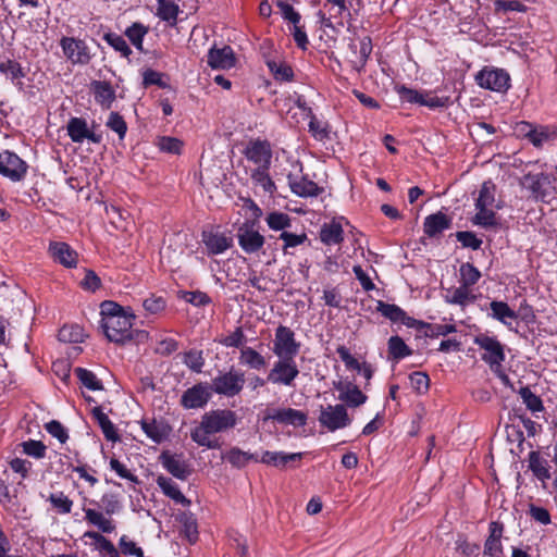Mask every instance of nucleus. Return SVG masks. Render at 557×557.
I'll return each mask as SVG.
<instances>
[{
    "instance_id": "obj_1",
    "label": "nucleus",
    "mask_w": 557,
    "mask_h": 557,
    "mask_svg": "<svg viewBox=\"0 0 557 557\" xmlns=\"http://www.w3.org/2000/svg\"><path fill=\"white\" fill-rule=\"evenodd\" d=\"M236 413L230 409H214L201 417L199 425L190 431V438L197 445L208 449L221 448L218 438H211V434L222 433L236 425Z\"/></svg>"
},
{
    "instance_id": "obj_2",
    "label": "nucleus",
    "mask_w": 557,
    "mask_h": 557,
    "mask_svg": "<svg viewBox=\"0 0 557 557\" xmlns=\"http://www.w3.org/2000/svg\"><path fill=\"white\" fill-rule=\"evenodd\" d=\"M135 314L127 312L116 318L101 319V327L110 342L117 345H125L131 342H140L147 338V332L133 330V320Z\"/></svg>"
},
{
    "instance_id": "obj_3",
    "label": "nucleus",
    "mask_w": 557,
    "mask_h": 557,
    "mask_svg": "<svg viewBox=\"0 0 557 557\" xmlns=\"http://www.w3.org/2000/svg\"><path fill=\"white\" fill-rule=\"evenodd\" d=\"M103 512L95 508H83L85 520L88 524L96 527L101 533H112L115 531V523L111 516L119 512L122 508L119 495L106 493L101 497Z\"/></svg>"
},
{
    "instance_id": "obj_4",
    "label": "nucleus",
    "mask_w": 557,
    "mask_h": 557,
    "mask_svg": "<svg viewBox=\"0 0 557 557\" xmlns=\"http://www.w3.org/2000/svg\"><path fill=\"white\" fill-rule=\"evenodd\" d=\"M555 180V177L545 172H529L520 178L519 184L522 188L530 191V197L533 200L549 202L555 194V187L553 185Z\"/></svg>"
},
{
    "instance_id": "obj_5",
    "label": "nucleus",
    "mask_w": 557,
    "mask_h": 557,
    "mask_svg": "<svg viewBox=\"0 0 557 557\" xmlns=\"http://www.w3.org/2000/svg\"><path fill=\"white\" fill-rule=\"evenodd\" d=\"M244 384L245 373L231 367L227 372H219V374L212 379L209 386L211 392L218 395L234 397L243 391Z\"/></svg>"
},
{
    "instance_id": "obj_6",
    "label": "nucleus",
    "mask_w": 557,
    "mask_h": 557,
    "mask_svg": "<svg viewBox=\"0 0 557 557\" xmlns=\"http://www.w3.org/2000/svg\"><path fill=\"white\" fill-rule=\"evenodd\" d=\"M473 342L485 351L481 359L490 366L494 373H497L505 361L504 345L496 337L486 334L476 335Z\"/></svg>"
},
{
    "instance_id": "obj_7",
    "label": "nucleus",
    "mask_w": 557,
    "mask_h": 557,
    "mask_svg": "<svg viewBox=\"0 0 557 557\" xmlns=\"http://www.w3.org/2000/svg\"><path fill=\"white\" fill-rule=\"evenodd\" d=\"M476 84L485 89L506 92L510 87V76L503 69L484 67L475 75Z\"/></svg>"
},
{
    "instance_id": "obj_8",
    "label": "nucleus",
    "mask_w": 557,
    "mask_h": 557,
    "mask_svg": "<svg viewBox=\"0 0 557 557\" xmlns=\"http://www.w3.org/2000/svg\"><path fill=\"white\" fill-rule=\"evenodd\" d=\"M318 420L321 426L326 428L331 432L346 428L351 423L347 409L342 404L327 405L326 407L321 406Z\"/></svg>"
},
{
    "instance_id": "obj_9",
    "label": "nucleus",
    "mask_w": 557,
    "mask_h": 557,
    "mask_svg": "<svg viewBox=\"0 0 557 557\" xmlns=\"http://www.w3.org/2000/svg\"><path fill=\"white\" fill-rule=\"evenodd\" d=\"M300 349V343L296 341L295 333L285 325H278L275 330L273 352L278 357L295 358Z\"/></svg>"
},
{
    "instance_id": "obj_10",
    "label": "nucleus",
    "mask_w": 557,
    "mask_h": 557,
    "mask_svg": "<svg viewBox=\"0 0 557 557\" xmlns=\"http://www.w3.org/2000/svg\"><path fill=\"white\" fill-rule=\"evenodd\" d=\"M28 165L10 150L0 152V174L12 182H21L27 174Z\"/></svg>"
},
{
    "instance_id": "obj_11",
    "label": "nucleus",
    "mask_w": 557,
    "mask_h": 557,
    "mask_svg": "<svg viewBox=\"0 0 557 557\" xmlns=\"http://www.w3.org/2000/svg\"><path fill=\"white\" fill-rule=\"evenodd\" d=\"M298 375L299 370L294 358L283 357L278 358L274 363L268 374L267 381L273 384L290 386Z\"/></svg>"
},
{
    "instance_id": "obj_12",
    "label": "nucleus",
    "mask_w": 557,
    "mask_h": 557,
    "mask_svg": "<svg viewBox=\"0 0 557 557\" xmlns=\"http://www.w3.org/2000/svg\"><path fill=\"white\" fill-rule=\"evenodd\" d=\"M60 46L66 59L74 65H87L91 60L89 48L83 39L62 37Z\"/></svg>"
},
{
    "instance_id": "obj_13",
    "label": "nucleus",
    "mask_w": 557,
    "mask_h": 557,
    "mask_svg": "<svg viewBox=\"0 0 557 557\" xmlns=\"http://www.w3.org/2000/svg\"><path fill=\"white\" fill-rule=\"evenodd\" d=\"M212 397L208 383H197L187 388L181 396L180 405L184 409H200L207 406Z\"/></svg>"
},
{
    "instance_id": "obj_14",
    "label": "nucleus",
    "mask_w": 557,
    "mask_h": 557,
    "mask_svg": "<svg viewBox=\"0 0 557 557\" xmlns=\"http://www.w3.org/2000/svg\"><path fill=\"white\" fill-rule=\"evenodd\" d=\"M237 238L240 248L249 255L258 252L264 245V237L249 223L238 227Z\"/></svg>"
},
{
    "instance_id": "obj_15",
    "label": "nucleus",
    "mask_w": 557,
    "mask_h": 557,
    "mask_svg": "<svg viewBox=\"0 0 557 557\" xmlns=\"http://www.w3.org/2000/svg\"><path fill=\"white\" fill-rule=\"evenodd\" d=\"M244 154L249 161L258 164V168H270L272 150L268 140L256 139L249 141Z\"/></svg>"
},
{
    "instance_id": "obj_16",
    "label": "nucleus",
    "mask_w": 557,
    "mask_h": 557,
    "mask_svg": "<svg viewBox=\"0 0 557 557\" xmlns=\"http://www.w3.org/2000/svg\"><path fill=\"white\" fill-rule=\"evenodd\" d=\"M67 135L73 143H83L85 139L94 144H100L102 136L89 131L87 122L83 117H71L66 125Z\"/></svg>"
},
{
    "instance_id": "obj_17",
    "label": "nucleus",
    "mask_w": 557,
    "mask_h": 557,
    "mask_svg": "<svg viewBox=\"0 0 557 557\" xmlns=\"http://www.w3.org/2000/svg\"><path fill=\"white\" fill-rule=\"evenodd\" d=\"M159 459L163 468L178 480H187L193 472L189 465L183 459L182 455H171L169 451H163Z\"/></svg>"
},
{
    "instance_id": "obj_18",
    "label": "nucleus",
    "mask_w": 557,
    "mask_h": 557,
    "mask_svg": "<svg viewBox=\"0 0 557 557\" xmlns=\"http://www.w3.org/2000/svg\"><path fill=\"white\" fill-rule=\"evenodd\" d=\"M287 181L290 190L302 198L308 197H318L323 193V187L318 186L317 183L309 180L307 175H302L297 177L296 175L289 173L287 175Z\"/></svg>"
},
{
    "instance_id": "obj_19",
    "label": "nucleus",
    "mask_w": 557,
    "mask_h": 557,
    "mask_svg": "<svg viewBox=\"0 0 557 557\" xmlns=\"http://www.w3.org/2000/svg\"><path fill=\"white\" fill-rule=\"evenodd\" d=\"M451 224V218L438 211L424 219L423 232L430 238H437L445 230L450 228Z\"/></svg>"
},
{
    "instance_id": "obj_20",
    "label": "nucleus",
    "mask_w": 557,
    "mask_h": 557,
    "mask_svg": "<svg viewBox=\"0 0 557 557\" xmlns=\"http://www.w3.org/2000/svg\"><path fill=\"white\" fill-rule=\"evenodd\" d=\"M236 58L230 46L212 48L208 52V64L212 69L228 70L235 65Z\"/></svg>"
},
{
    "instance_id": "obj_21",
    "label": "nucleus",
    "mask_w": 557,
    "mask_h": 557,
    "mask_svg": "<svg viewBox=\"0 0 557 557\" xmlns=\"http://www.w3.org/2000/svg\"><path fill=\"white\" fill-rule=\"evenodd\" d=\"M140 425L145 434L157 444L166 440L172 432L171 425L164 420H141Z\"/></svg>"
},
{
    "instance_id": "obj_22",
    "label": "nucleus",
    "mask_w": 557,
    "mask_h": 557,
    "mask_svg": "<svg viewBox=\"0 0 557 557\" xmlns=\"http://www.w3.org/2000/svg\"><path fill=\"white\" fill-rule=\"evenodd\" d=\"M90 90L94 94L95 100L103 109H110L116 96L112 85L107 81H92L90 83Z\"/></svg>"
},
{
    "instance_id": "obj_23",
    "label": "nucleus",
    "mask_w": 557,
    "mask_h": 557,
    "mask_svg": "<svg viewBox=\"0 0 557 557\" xmlns=\"http://www.w3.org/2000/svg\"><path fill=\"white\" fill-rule=\"evenodd\" d=\"M202 242L210 255H220L232 247L233 239L222 233L202 232Z\"/></svg>"
},
{
    "instance_id": "obj_24",
    "label": "nucleus",
    "mask_w": 557,
    "mask_h": 557,
    "mask_svg": "<svg viewBox=\"0 0 557 557\" xmlns=\"http://www.w3.org/2000/svg\"><path fill=\"white\" fill-rule=\"evenodd\" d=\"M49 250L54 260L66 268H74L77 263V252L63 242L51 243Z\"/></svg>"
},
{
    "instance_id": "obj_25",
    "label": "nucleus",
    "mask_w": 557,
    "mask_h": 557,
    "mask_svg": "<svg viewBox=\"0 0 557 557\" xmlns=\"http://www.w3.org/2000/svg\"><path fill=\"white\" fill-rule=\"evenodd\" d=\"M267 419H272L278 423L290 424L294 426H304L307 424L308 416L304 411L294 408H284L276 410Z\"/></svg>"
},
{
    "instance_id": "obj_26",
    "label": "nucleus",
    "mask_w": 557,
    "mask_h": 557,
    "mask_svg": "<svg viewBox=\"0 0 557 557\" xmlns=\"http://www.w3.org/2000/svg\"><path fill=\"white\" fill-rule=\"evenodd\" d=\"M302 456V453L285 454L283 451L267 450L258 461L277 468H285L289 462L301 460Z\"/></svg>"
},
{
    "instance_id": "obj_27",
    "label": "nucleus",
    "mask_w": 557,
    "mask_h": 557,
    "mask_svg": "<svg viewBox=\"0 0 557 557\" xmlns=\"http://www.w3.org/2000/svg\"><path fill=\"white\" fill-rule=\"evenodd\" d=\"M176 520L181 523V534L194 544L198 540V524L195 515L190 511H182L176 515Z\"/></svg>"
},
{
    "instance_id": "obj_28",
    "label": "nucleus",
    "mask_w": 557,
    "mask_h": 557,
    "mask_svg": "<svg viewBox=\"0 0 557 557\" xmlns=\"http://www.w3.org/2000/svg\"><path fill=\"white\" fill-rule=\"evenodd\" d=\"M156 481L163 494L175 503L186 507L191 504L190 499L184 496L178 486L170 478L159 475Z\"/></svg>"
},
{
    "instance_id": "obj_29",
    "label": "nucleus",
    "mask_w": 557,
    "mask_h": 557,
    "mask_svg": "<svg viewBox=\"0 0 557 557\" xmlns=\"http://www.w3.org/2000/svg\"><path fill=\"white\" fill-rule=\"evenodd\" d=\"M91 414L99 424L104 437L107 441L110 442H119L120 435L116 431L115 425L112 423V421L109 419V417L102 411L101 407H95L91 410Z\"/></svg>"
},
{
    "instance_id": "obj_30",
    "label": "nucleus",
    "mask_w": 557,
    "mask_h": 557,
    "mask_svg": "<svg viewBox=\"0 0 557 557\" xmlns=\"http://www.w3.org/2000/svg\"><path fill=\"white\" fill-rule=\"evenodd\" d=\"M239 363L246 366L249 369L258 371L265 369L268 366L265 358L256 349L249 346L242 347L239 355Z\"/></svg>"
},
{
    "instance_id": "obj_31",
    "label": "nucleus",
    "mask_w": 557,
    "mask_h": 557,
    "mask_svg": "<svg viewBox=\"0 0 557 557\" xmlns=\"http://www.w3.org/2000/svg\"><path fill=\"white\" fill-rule=\"evenodd\" d=\"M320 239L329 246L341 244L344 240L342 224L336 221L323 224L320 230Z\"/></svg>"
},
{
    "instance_id": "obj_32",
    "label": "nucleus",
    "mask_w": 557,
    "mask_h": 557,
    "mask_svg": "<svg viewBox=\"0 0 557 557\" xmlns=\"http://www.w3.org/2000/svg\"><path fill=\"white\" fill-rule=\"evenodd\" d=\"M529 469L532 471L535 478L540 481L545 482L550 479V472L548 463L543 459L539 451L532 450L529 453Z\"/></svg>"
},
{
    "instance_id": "obj_33",
    "label": "nucleus",
    "mask_w": 557,
    "mask_h": 557,
    "mask_svg": "<svg viewBox=\"0 0 557 557\" xmlns=\"http://www.w3.org/2000/svg\"><path fill=\"white\" fill-rule=\"evenodd\" d=\"M84 537L92 540L95 548L100 553L106 554L108 557H120V552L115 548L113 543L100 532L87 531L85 532Z\"/></svg>"
},
{
    "instance_id": "obj_34",
    "label": "nucleus",
    "mask_w": 557,
    "mask_h": 557,
    "mask_svg": "<svg viewBox=\"0 0 557 557\" xmlns=\"http://www.w3.org/2000/svg\"><path fill=\"white\" fill-rule=\"evenodd\" d=\"M444 299L447 304L465 307L469 302H473L475 300V296L471 294L468 287L460 284L459 287L447 289V294L444 296Z\"/></svg>"
},
{
    "instance_id": "obj_35",
    "label": "nucleus",
    "mask_w": 557,
    "mask_h": 557,
    "mask_svg": "<svg viewBox=\"0 0 557 557\" xmlns=\"http://www.w3.org/2000/svg\"><path fill=\"white\" fill-rule=\"evenodd\" d=\"M387 346L389 359L398 361L412 355L411 348L398 335L391 336Z\"/></svg>"
},
{
    "instance_id": "obj_36",
    "label": "nucleus",
    "mask_w": 557,
    "mask_h": 557,
    "mask_svg": "<svg viewBox=\"0 0 557 557\" xmlns=\"http://www.w3.org/2000/svg\"><path fill=\"white\" fill-rule=\"evenodd\" d=\"M376 310L389 321L396 323L401 322L405 324L407 321L408 314L400 307L394 304H386L383 300H379L376 305Z\"/></svg>"
},
{
    "instance_id": "obj_37",
    "label": "nucleus",
    "mask_w": 557,
    "mask_h": 557,
    "mask_svg": "<svg viewBox=\"0 0 557 557\" xmlns=\"http://www.w3.org/2000/svg\"><path fill=\"white\" fill-rule=\"evenodd\" d=\"M178 12L180 8L173 0H158L157 15L162 21L175 25Z\"/></svg>"
},
{
    "instance_id": "obj_38",
    "label": "nucleus",
    "mask_w": 557,
    "mask_h": 557,
    "mask_svg": "<svg viewBox=\"0 0 557 557\" xmlns=\"http://www.w3.org/2000/svg\"><path fill=\"white\" fill-rule=\"evenodd\" d=\"M265 64L276 81L292 82L294 79V71L287 63L277 62L275 60H267Z\"/></svg>"
},
{
    "instance_id": "obj_39",
    "label": "nucleus",
    "mask_w": 557,
    "mask_h": 557,
    "mask_svg": "<svg viewBox=\"0 0 557 557\" xmlns=\"http://www.w3.org/2000/svg\"><path fill=\"white\" fill-rule=\"evenodd\" d=\"M367 398L359 387L351 383H347L346 392L338 395V399L346 403L349 407H359L367 401Z\"/></svg>"
},
{
    "instance_id": "obj_40",
    "label": "nucleus",
    "mask_w": 557,
    "mask_h": 557,
    "mask_svg": "<svg viewBox=\"0 0 557 557\" xmlns=\"http://www.w3.org/2000/svg\"><path fill=\"white\" fill-rule=\"evenodd\" d=\"M84 337V329L78 324H65L58 333L59 341L64 343H82Z\"/></svg>"
},
{
    "instance_id": "obj_41",
    "label": "nucleus",
    "mask_w": 557,
    "mask_h": 557,
    "mask_svg": "<svg viewBox=\"0 0 557 557\" xmlns=\"http://www.w3.org/2000/svg\"><path fill=\"white\" fill-rule=\"evenodd\" d=\"M492 310V317L504 324H507V320H515L518 318L517 313L508 306L505 301L493 300L490 304Z\"/></svg>"
},
{
    "instance_id": "obj_42",
    "label": "nucleus",
    "mask_w": 557,
    "mask_h": 557,
    "mask_svg": "<svg viewBox=\"0 0 557 557\" xmlns=\"http://www.w3.org/2000/svg\"><path fill=\"white\" fill-rule=\"evenodd\" d=\"M519 395L522 398L525 407L533 413L544 411V405L540 396L534 394L529 386H523L519 389Z\"/></svg>"
},
{
    "instance_id": "obj_43",
    "label": "nucleus",
    "mask_w": 557,
    "mask_h": 557,
    "mask_svg": "<svg viewBox=\"0 0 557 557\" xmlns=\"http://www.w3.org/2000/svg\"><path fill=\"white\" fill-rule=\"evenodd\" d=\"M459 283L470 289L481 278V272L472 263L466 262L460 265Z\"/></svg>"
},
{
    "instance_id": "obj_44",
    "label": "nucleus",
    "mask_w": 557,
    "mask_h": 557,
    "mask_svg": "<svg viewBox=\"0 0 557 557\" xmlns=\"http://www.w3.org/2000/svg\"><path fill=\"white\" fill-rule=\"evenodd\" d=\"M478 212L472 219L474 225H479L485 228L497 226L496 213L488 209V207H475Z\"/></svg>"
},
{
    "instance_id": "obj_45",
    "label": "nucleus",
    "mask_w": 557,
    "mask_h": 557,
    "mask_svg": "<svg viewBox=\"0 0 557 557\" xmlns=\"http://www.w3.org/2000/svg\"><path fill=\"white\" fill-rule=\"evenodd\" d=\"M75 374L78 377L79 382L87 387L90 391H102L103 384L102 382L96 376V374L87 370L85 368H76Z\"/></svg>"
},
{
    "instance_id": "obj_46",
    "label": "nucleus",
    "mask_w": 557,
    "mask_h": 557,
    "mask_svg": "<svg viewBox=\"0 0 557 557\" xmlns=\"http://www.w3.org/2000/svg\"><path fill=\"white\" fill-rule=\"evenodd\" d=\"M52 508L61 515L70 513L73 507V500L63 492L51 493L47 499Z\"/></svg>"
},
{
    "instance_id": "obj_47",
    "label": "nucleus",
    "mask_w": 557,
    "mask_h": 557,
    "mask_svg": "<svg viewBox=\"0 0 557 557\" xmlns=\"http://www.w3.org/2000/svg\"><path fill=\"white\" fill-rule=\"evenodd\" d=\"M149 28L141 23H133L126 28L125 35L129 41L135 46L136 49L143 51L144 37L148 33Z\"/></svg>"
},
{
    "instance_id": "obj_48",
    "label": "nucleus",
    "mask_w": 557,
    "mask_h": 557,
    "mask_svg": "<svg viewBox=\"0 0 557 557\" xmlns=\"http://www.w3.org/2000/svg\"><path fill=\"white\" fill-rule=\"evenodd\" d=\"M495 188L496 186L491 180L485 181L475 200V207H492L495 201Z\"/></svg>"
},
{
    "instance_id": "obj_49",
    "label": "nucleus",
    "mask_w": 557,
    "mask_h": 557,
    "mask_svg": "<svg viewBox=\"0 0 557 557\" xmlns=\"http://www.w3.org/2000/svg\"><path fill=\"white\" fill-rule=\"evenodd\" d=\"M0 73L12 82L25 76L21 64L11 59L0 61Z\"/></svg>"
},
{
    "instance_id": "obj_50",
    "label": "nucleus",
    "mask_w": 557,
    "mask_h": 557,
    "mask_svg": "<svg viewBox=\"0 0 557 557\" xmlns=\"http://www.w3.org/2000/svg\"><path fill=\"white\" fill-rule=\"evenodd\" d=\"M268 226L273 231H285L290 227L292 220L288 214L273 211L265 218Z\"/></svg>"
},
{
    "instance_id": "obj_51",
    "label": "nucleus",
    "mask_w": 557,
    "mask_h": 557,
    "mask_svg": "<svg viewBox=\"0 0 557 557\" xmlns=\"http://www.w3.org/2000/svg\"><path fill=\"white\" fill-rule=\"evenodd\" d=\"M268 171H269V168H257L252 172L251 178L256 184L262 186L264 191L272 195L275 191L276 186H275L274 182L272 181V178L270 177Z\"/></svg>"
},
{
    "instance_id": "obj_52",
    "label": "nucleus",
    "mask_w": 557,
    "mask_h": 557,
    "mask_svg": "<svg viewBox=\"0 0 557 557\" xmlns=\"http://www.w3.org/2000/svg\"><path fill=\"white\" fill-rule=\"evenodd\" d=\"M227 461L236 468H244L250 460L258 461V459L249 453L243 451L237 447H233L226 455Z\"/></svg>"
},
{
    "instance_id": "obj_53",
    "label": "nucleus",
    "mask_w": 557,
    "mask_h": 557,
    "mask_svg": "<svg viewBox=\"0 0 557 557\" xmlns=\"http://www.w3.org/2000/svg\"><path fill=\"white\" fill-rule=\"evenodd\" d=\"M183 362L191 371L200 373L205 366V358L201 350L190 349L184 354Z\"/></svg>"
},
{
    "instance_id": "obj_54",
    "label": "nucleus",
    "mask_w": 557,
    "mask_h": 557,
    "mask_svg": "<svg viewBox=\"0 0 557 557\" xmlns=\"http://www.w3.org/2000/svg\"><path fill=\"white\" fill-rule=\"evenodd\" d=\"M103 39L110 45L115 51H119L122 57L127 58L132 54V49L128 47L126 40L115 33H106Z\"/></svg>"
},
{
    "instance_id": "obj_55",
    "label": "nucleus",
    "mask_w": 557,
    "mask_h": 557,
    "mask_svg": "<svg viewBox=\"0 0 557 557\" xmlns=\"http://www.w3.org/2000/svg\"><path fill=\"white\" fill-rule=\"evenodd\" d=\"M178 297L184 299L186 302L191 304L197 307L206 306L211 302V298L203 292L195 290H180Z\"/></svg>"
},
{
    "instance_id": "obj_56",
    "label": "nucleus",
    "mask_w": 557,
    "mask_h": 557,
    "mask_svg": "<svg viewBox=\"0 0 557 557\" xmlns=\"http://www.w3.org/2000/svg\"><path fill=\"white\" fill-rule=\"evenodd\" d=\"M556 137V131L550 129L547 126H541L536 127L534 132H532V135L530 136L529 140L533 144V146L540 148L543 146L545 141Z\"/></svg>"
},
{
    "instance_id": "obj_57",
    "label": "nucleus",
    "mask_w": 557,
    "mask_h": 557,
    "mask_svg": "<svg viewBox=\"0 0 557 557\" xmlns=\"http://www.w3.org/2000/svg\"><path fill=\"white\" fill-rule=\"evenodd\" d=\"M107 127L115 132L120 139H123L127 132V124L119 112H111L106 123Z\"/></svg>"
},
{
    "instance_id": "obj_58",
    "label": "nucleus",
    "mask_w": 557,
    "mask_h": 557,
    "mask_svg": "<svg viewBox=\"0 0 557 557\" xmlns=\"http://www.w3.org/2000/svg\"><path fill=\"white\" fill-rule=\"evenodd\" d=\"M22 447L24 454L36 459H41L46 456L47 446L41 441L28 440L22 443Z\"/></svg>"
},
{
    "instance_id": "obj_59",
    "label": "nucleus",
    "mask_w": 557,
    "mask_h": 557,
    "mask_svg": "<svg viewBox=\"0 0 557 557\" xmlns=\"http://www.w3.org/2000/svg\"><path fill=\"white\" fill-rule=\"evenodd\" d=\"M457 240L465 248H471L473 250H478L481 248L483 242L473 232L470 231H459L456 234Z\"/></svg>"
},
{
    "instance_id": "obj_60",
    "label": "nucleus",
    "mask_w": 557,
    "mask_h": 557,
    "mask_svg": "<svg viewBox=\"0 0 557 557\" xmlns=\"http://www.w3.org/2000/svg\"><path fill=\"white\" fill-rule=\"evenodd\" d=\"M309 132L318 140H324L325 138H329V134H330L327 124L319 121L315 117V115H312L310 117Z\"/></svg>"
},
{
    "instance_id": "obj_61",
    "label": "nucleus",
    "mask_w": 557,
    "mask_h": 557,
    "mask_svg": "<svg viewBox=\"0 0 557 557\" xmlns=\"http://www.w3.org/2000/svg\"><path fill=\"white\" fill-rule=\"evenodd\" d=\"M158 146L161 151L180 154L182 151L183 143L178 138L163 136L159 139Z\"/></svg>"
},
{
    "instance_id": "obj_62",
    "label": "nucleus",
    "mask_w": 557,
    "mask_h": 557,
    "mask_svg": "<svg viewBox=\"0 0 557 557\" xmlns=\"http://www.w3.org/2000/svg\"><path fill=\"white\" fill-rule=\"evenodd\" d=\"M276 7L284 20L290 22L293 25L299 24L301 16L297 11H295L292 4L283 0H277Z\"/></svg>"
},
{
    "instance_id": "obj_63",
    "label": "nucleus",
    "mask_w": 557,
    "mask_h": 557,
    "mask_svg": "<svg viewBox=\"0 0 557 557\" xmlns=\"http://www.w3.org/2000/svg\"><path fill=\"white\" fill-rule=\"evenodd\" d=\"M46 431L60 443L64 444L69 440L67 430L57 420H51L45 424Z\"/></svg>"
},
{
    "instance_id": "obj_64",
    "label": "nucleus",
    "mask_w": 557,
    "mask_h": 557,
    "mask_svg": "<svg viewBox=\"0 0 557 557\" xmlns=\"http://www.w3.org/2000/svg\"><path fill=\"white\" fill-rule=\"evenodd\" d=\"M410 384L412 388L419 393L423 394L428 392L430 386V377L424 372H413L410 374Z\"/></svg>"
}]
</instances>
